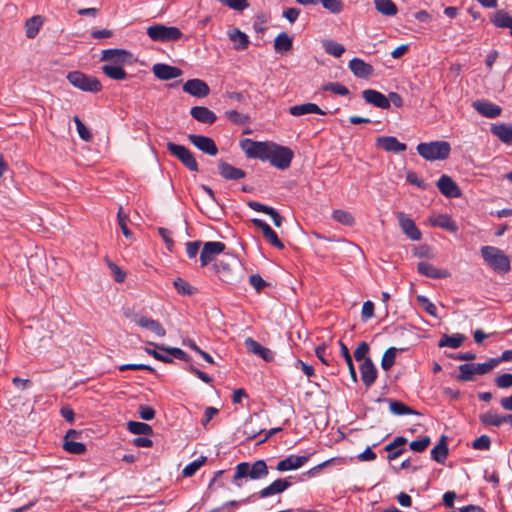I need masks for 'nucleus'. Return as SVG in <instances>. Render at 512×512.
Masks as SVG:
<instances>
[{
	"instance_id": "15",
	"label": "nucleus",
	"mask_w": 512,
	"mask_h": 512,
	"mask_svg": "<svg viewBox=\"0 0 512 512\" xmlns=\"http://www.w3.org/2000/svg\"><path fill=\"white\" fill-rule=\"evenodd\" d=\"M183 91L194 97L202 98L210 93V88L203 80L190 79L184 83Z\"/></svg>"
},
{
	"instance_id": "58",
	"label": "nucleus",
	"mask_w": 512,
	"mask_h": 512,
	"mask_svg": "<svg viewBox=\"0 0 512 512\" xmlns=\"http://www.w3.org/2000/svg\"><path fill=\"white\" fill-rule=\"evenodd\" d=\"M417 301L423 306V308L428 314H430L433 317H437L436 306L426 296L418 295Z\"/></svg>"
},
{
	"instance_id": "50",
	"label": "nucleus",
	"mask_w": 512,
	"mask_h": 512,
	"mask_svg": "<svg viewBox=\"0 0 512 512\" xmlns=\"http://www.w3.org/2000/svg\"><path fill=\"white\" fill-rule=\"evenodd\" d=\"M150 345H153L155 348L157 349H160V350H163V351H166L170 356H173L179 360H183V361H190V357L187 355V353H185L182 349L180 348H175V347H169V348H165L161 345H157V344H154L152 342L149 343Z\"/></svg>"
},
{
	"instance_id": "16",
	"label": "nucleus",
	"mask_w": 512,
	"mask_h": 512,
	"mask_svg": "<svg viewBox=\"0 0 512 512\" xmlns=\"http://www.w3.org/2000/svg\"><path fill=\"white\" fill-rule=\"evenodd\" d=\"M244 345L248 352L261 357L266 362H272L274 360V352L269 348L262 346L253 338H246Z\"/></svg>"
},
{
	"instance_id": "13",
	"label": "nucleus",
	"mask_w": 512,
	"mask_h": 512,
	"mask_svg": "<svg viewBox=\"0 0 512 512\" xmlns=\"http://www.w3.org/2000/svg\"><path fill=\"white\" fill-rule=\"evenodd\" d=\"M187 138L203 153L210 156H216L218 154V148L212 138L197 134H189Z\"/></svg>"
},
{
	"instance_id": "7",
	"label": "nucleus",
	"mask_w": 512,
	"mask_h": 512,
	"mask_svg": "<svg viewBox=\"0 0 512 512\" xmlns=\"http://www.w3.org/2000/svg\"><path fill=\"white\" fill-rule=\"evenodd\" d=\"M293 156L290 148L273 143L268 161L274 167L284 170L290 166Z\"/></svg>"
},
{
	"instance_id": "46",
	"label": "nucleus",
	"mask_w": 512,
	"mask_h": 512,
	"mask_svg": "<svg viewBox=\"0 0 512 512\" xmlns=\"http://www.w3.org/2000/svg\"><path fill=\"white\" fill-rule=\"evenodd\" d=\"M398 349L395 347L388 348L381 359V367L383 370L388 371L395 363Z\"/></svg>"
},
{
	"instance_id": "19",
	"label": "nucleus",
	"mask_w": 512,
	"mask_h": 512,
	"mask_svg": "<svg viewBox=\"0 0 512 512\" xmlns=\"http://www.w3.org/2000/svg\"><path fill=\"white\" fill-rule=\"evenodd\" d=\"M362 97L365 101L377 108L389 109V99L382 93L374 89H366L362 91Z\"/></svg>"
},
{
	"instance_id": "2",
	"label": "nucleus",
	"mask_w": 512,
	"mask_h": 512,
	"mask_svg": "<svg viewBox=\"0 0 512 512\" xmlns=\"http://www.w3.org/2000/svg\"><path fill=\"white\" fill-rule=\"evenodd\" d=\"M416 149L418 154L427 161L445 160L451 152V146L447 141L419 143Z\"/></svg>"
},
{
	"instance_id": "6",
	"label": "nucleus",
	"mask_w": 512,
	"mask_h": 512,
	"mask_svg": "<svg viewBox=\"0 0 512 512\" xmlns=\"http://www.w3.org/2000/svg\"><path fill=\"white\" fill-rule=\"evenodd\" d=\"M272 144V142H258L245 139L241 143V147L248 158H257L266 161L269 159Z\"/></svg>"
},
{
	"instance_id": "43",
	"label": "nucleus",
	"mask_w": 512,
	"mask_h": 512,
	"mask_svg": "<svg viewBox=\"0 0 512 512\" xmlns=\"http://www.w3.org/2000/svg\"><path fill=\"white\" fill-rule=\"evenodd\" d=\"M480 421L486 426L499 427L503 425V415L489 411L480 415Z\"/></svg>"
},
{
	"instance_id": "10",
	"label": "nucleus",
	"mask_w": 512,
	"mask_h": 512,
	"mask_svg": "<svg viewBox=\"0 0 512 512\" xmlns=\"http://www.w3.org/2000/svg\"><path fill=\"white\" fill-rule=\"evenodd\" d=\"M101 60L121 66L126 63H132L133 55L124 49H106L102 51Z\"/></svg>"
},
{
	"instance_id": "39",
	"label": "nucleus",
	"mask_w": 512,
	"mask_h": 512,
	"mask_svg": "<svg viewBox=\"0 0 512 512\" xmlns=\"http://www.w3.org/2000/svg\"><path fill=\"white\" fill-rule=\"evenodd\" d=\"M331 217L336 222L348 227H352L355 224L353 215L346 210L335 209L332 211Z\"/></svg>"
},
{
	"instance_id": "36",
	"label": "nucleus",
	"mask_w": 512,
	"mask_h": 512,
	"mask_svg": "<svg viewBox=\"0 0 512 512\" xmlns=\"http://www.w3.org/2000/svg\"><path fill=\"white\" fill-rule=\"evenodd\" d=\"M448 455V447L446 444V438L443 436L439 443L431 450V457L438 463H444Z\"/></svg>"
},
{
	"instance_id": "28",
	"label": "nucleus",
	"mask_w": 512,
	"mask_h": 512,
	"mask_svg": "<svg viewBox=\"0 0 512 512\" xmlns=\"http://www.w3.org/2000/svg\"><path fill=\"white\" fill-rule=\"evenodd\" d=\"M190 114L195 120L204 124H213L217 118L213 111L204 106L192 107Z\"/></svg>"
},
{
	"instance_id": "3",
	"label": "nucleus",
	"mask_w": 512,
	"mask_h": 512,
	"mask_svg": "<svg viewBox=\"0 0 512 512\" xmlns=\"http://www.w3.org/2000/svg\"><path fill=\"white\" fill-rule=\"evenodd\" d=\"M268 475V468L264 460H258L250 465L247 462L239 463L235 469L233 482L237 486H241L238 480L244 477H249L253 480L263 479Z\"/></svg>"
},
{
	"instance_id": "54",
	"label": "nucleus",
	"mask_w": 512,
	"mask_h": 512,
	"mask_svg": "<svg viewBox=\"0 0 512 512\" xmlns=\"http://www.w3.org/2000/svg\"><path fill=\"white\" fill-rule=\"evenodd\" d=\"M73 120H74V122L76 124V128H77V132H78L79 137L83 141H86V142L91 141L92 140V133L86 127V125L81 121V119L78 116H75L73 118Z\"/></svg>"
},
{
	"instance_id": "18",
	"label": "nucleus",
	"mask_w": 512,
	"mask_h": 512,
	"mask_svg": "<svg viewBox=\"0 0 512 512\" xmlns=\"http://www.w3.org/2000/svg\"><path fill=\"white\" fill-rule=\"evenodd\" d=\"M308 460L309 456L289 455L277 463L276 469L279 472L296 470L301 468Z\"/></svg>"
},
{
	"instance_id": "12",
	"label": "nucleus",
	"mask_w": 512,
	"mask_h": 512,
	"mask_svg": "<svg viewBox=\"0 0 512 512\" xmlns=\"http://www.w3.org/2000/svg\"><path fill=\"white\" fill-rule=\"evenodd\" d=\"M396 216L401 230L409 239L412 241L421 240L422 233L410 217H408L404 212H398Z\"/></svg>"
},
{
	"instance_id": "21",
	"label": "nucleus",
	"mask_w": 512,
	"mask_h": 512,
	"mask_svg": "<svg viewBox=\"0 0 512 512\" xmlns=\"http://www.w3.org/2000/svg\"><path fill=\"white\" fill-rule=\"evenodd\" d=\"M361 380L366 387H370L377 378V369L370 358H365L360 365Z\"/></svg>"
},
{
	"instance_id": "26",
	"label": "nucleus",
	"mask_w": 512,
	"mask_h": 512,
	"mask_svg": "<svg viewBox=\"0 0 512 512\" xmlns=\"http://www.w3.org/2000/svg\"><path fill=\"white\" fill-rule=\"evenodd\" d=\"M349 68L352 73L359 78H368L373 73V67L359 58L350 60Z\"/></svg>"
},
{
	"instance_id": "27",
	"label": "nucleus",
	"mask_w": 512,
	"mask_h": 512,
	"mask_svg": "<svg viewBox=\"0 0 512 512\" xmlns=\"http://www.w3.org/2000/svg\"><path fill=\"white\" fill-rule=\"evenodd\" d=\"M290 485L291 483L288 480L280 478L260 490L258 494L261 498H266L284 492Z\"/></svg>"
},
{
	"instance_id": "52",
	"label": "nucleus",
	"mask_w": 512,
	"mask_h": 512,
	"mask_svg": "<svg viewBox=\"0 0 512 512\" xmlns=\"http://www.w3.org/2000/svg\"><path fill=\"white\" fill-rule=\"evenodd\" d=\"M206 462V457L205 456H201L199 457L198 459H196L195 461L191 462L190 464H188L187 466L184 467V469L182 470V474L183 476L185 477H191L193 476L196 471Z\"/></svg>"
},
{
	"instance_id": "47",
	"label": "nucleus",
	"mask_w": 512,
	"mask_h": 512,
	"mask_svg": "<svg viewBox=\"0 0 512 512\" xmlns=\"http://www.w3.org/2000/svg\"><path fill=\"white\" fill-rule=\"evenodd\" d=\"M389 409L394 415L416 414L409 406L397 400L389 401Z\"/></svg>"
},
{
	"instance_id": "1",
	"label": "nucleus",
	"mask_w": 512,
	"mask_h": 512,
	"mask_svg": "<svg viewBox=\"0 0 512 512\" xmlns=\"http://www.w3.org/2000/svg\"><path fill=\"white\" fill-rule=\"evenodd\" d=\"M481 255L485 263L495 272L505 274L510 271V259L501 249L494 246H483Z\"/></svg>"
},
{
	"instance_id": "62",
	"label": "nucleus",
	"mask_w": 512,
	"mask_h": 512,
	"mask_svg": "<svg viewBox=\"0 0 512 512\" xmlns=\"http://www.w3.org/2000/svg\"><path fill=\"white\" fill-rule=\"evenodd\" d=\"M108 267L111 273L114 275V279L116 282L121 283L125 279V273L121 270V268L115 263L107 260Z\"/></svg>"
},
{
	"instance_id": "22",
	"label": "nucleus",
	"mask_w": 512,
	"mask_h": 512,
	"mask_svg": "<svg viewBox=\"0 0 512 512\" xmlns=\"http://www.w3.org/2000/svg\"><path fill=\"white\" fill-rule=\"evenodd\" d=\"M472 106L479 114L487 118H496L502 111L499 106L486 100L474 101Z\"/></svg>"
},
{
	"instance_id": "32",
	"label": "nucleus",
	"mask_w": 512,
	"mask_h": 512,
	"mask_svg": "<svg viewBox=\"0 0 512 512\" xmlns=\"http://www.w3.org/2000/svg\"><path fill=\"white\" fill-rule=\"evenodd\" d=\"M43 17L40 15H35L25 21V35L29 39H33L37 36L40 31V28L43 25Z\"/></svg>"
},
{
	"instance_id": "4",
	"label": "nucleus",
	"mask_w": 512,
	"mask_h": 512,
	"mask_svg": "<svg viewBox=\"0 0 512 512\" xmlns=\"http://www.w3.org/2000/svg\"><path fill=\"white\" fill-rule=\"evenodd\" d=\"M147 35L158 42H171L179 40L183 34L179 28L174 26H165L163 24H154L147 28Z\"/></svg>"
},
{
	"instance_id": "44",
	"label": "nucleus",
	"mask_w": 512,
	"mask_h": 512,
	"mask_svg": "<svg viewBox=\"0 0 512 512\" xmlns=\"http://www.w3.org/2000/svg\"><path fill=\"white\" fill-rule=\"evenodd\" d=\"M173 285L177 292L184 296H191L197 292V289L191 286L186 280L182 278H176L173 281Z\"/></svg>"
},
{
	"instance_id": "17",
	"label": "nucleus",
	"mask_w": 512,
	"mask_h": 512,
	"mask_svg": "<svg viewBox=\"0 0 512 512\" xmlns=\"http://www.w3.org/2000/svg\"><path fill=\"white\" fill-rule=\"evenodd\" d=\"M375 145L384 151L394 153L405 151L407 148L405 143L399 142L397 138L393 136H380L376 138Z\"/></svg>"
},
{
	"instance_id": "64",
	"label": "nucleus",
	"mask_w": 512,
	"mask_h": 512,
	"mask_svg": "<svg viewBox=\"0 0 512 512\" xmlns=\"http://www.w3.org/2000/svg\"><path fill=\"white\" fill-rule=\"evenodd\" d=\"M490 438L486 435H482L473 441V448L477 450H487L490 448Z\"/></svg>"
},
{
	"instance_id": "30",
	"label": "nucleus",
	"mask_w": 512,
	"mask_h": 512,
	"mask_svg": "<svg viewBox=\"0 0 512 512\" xmlns=\"http://www.w3.org/2000/svg\"><path fill=\"white\" fill-rule=\"evenodd\" d=\"M289 113L292 116H302L306 114H319L325 115L326 112L323 111L317 104L315 103H304L300 105H294L289 108Z\"/></svg>"
},
{
	"instance_id": "49",
	"label": "nucleus",
	"mask_w": 512,
	"mask_h": 512,
	"mask_svg": "<svg viewBox=\"0 0 512 512\" xmlns=\"http://www.w3.org/2000/svg\"><path fill=\"white\" fill-rule=\"evenodd\" d=\"M500 363V359L491 358L489 361L485 363H472L474 366L475 374L478 375H484L491 371L495 366H497Z\"/></svg>"
},
{
	"instance_id": "59",
	"label": "nucleus",
	"mask_w": 512,
	"mask_h": 512,
	"mask_svg": "<svg viewBox=\"0 0 512 512\" xmlns=\"http://www.w3.org/2000/svg\"><path fill=\"white\" fill-rule=\"evenodd\" d=\"M324 91H331L335 94L345 96L349 93L347 87L338 82L327 83L323 86Z\"/></svg>"
},
{
	"instance_id": "41",
	"label": "nucleus",
	"mask_w": 512,
	"mask_h": 512,
	"mask_svg": "<svg viewBox=\"0 0 512 512\" xmlns=\"http://www.w3.org/2000/svg\"><path fill=\"white\" fill-rule=\"evenodd\" d=\"M491 22L496 27L509 28L510 30L512 28V17L504 10L497 11L491 19Z\"/></svg>"
},
{
	"instance_id": "57",
	"label": "nucleus",
	"mask_w": 512,
	"mask_h": 512,
	"mask_svg": "<svg viewBox=\"0 0 512 512\" xmlns=\"http://www.w3.org/2000/svg\"><path fill=\"white\" fill-rule=\"evenodd\" d=\"M222 5L229 7L236 11H243L248 8L249 3L247 0H217Z\"/></svg>"
},
{
	"instance_id": "35",
	"label": "nucleus",
	"mask_w": 512,
	"mask_h": 512,
	"mask_svg": "<svg viewBox=\"0 0 512 512\" xmlns=\"http://www.w3.org/2000/svg\"><path fill=\"white\" fill-rule=\"evenodd\" d=\"M229 38L234 44L235 50H245L249 45L248 36L238 28L233 29L229 33Z\"/></svg>"
},
{
	"instance_id": "31",
	"label": "nucleus",
	"mask_w": 512,
	"mask_h": 512,
	"mask_svg": "<svg viewBox=\"0 0 512 512\" xmlns=\"http://www.w3.org/2000/svg\"><path fill=\"white\" fill-rule=\"evenodd\" d=\"M213 267L221 281L226 283H234L237 280V277L230 263L220 261L215 263Z\"/></svg>"
},
{
	"instance_id": "42",
	"label": "nucleus",
	"mask_w": 512,
	"mask_h": 512,
	"mask_svg": "<svg viewBox=\"0 0 512 512\" xmlns=\"http://www.w3.org/2000/svg\"><path fill=\"white\" fill-rule=\"evenodd\" d=\"M465 337L462 334L444 335L439 341V347H450L456 349L460 347Z\"/></svg>"
},
{
	"instance_id": "60",
	"label": "nucleus",
	"mask_w": 512,
	"mask_h": 512,
	"mask_svg": "<svg viewBox=\"0 0 512 512\" xmlns=\"http://www.w3.org/2000/svg\"><path fill=\"white\" fill-rule=\"evenodd\" d=\"M430 438L428 436L423 437L418 440H414L410 443L409 447L411 450L415 452H423L425 451L428 446L430 445Z\"/></svg>"
},
{
	"instance_id": "45",
	"label": "nucleus",
	"mask_w": 512,
	"mask_h": 512,
	"mask_svg": "<svg viewBox=\"0 0 512 512\" xmlns=\"http://www.w3.org/2000/svg\"><path fill=\"white\" fill-rule=\"evenodd\" d=\"M128 430L136 435H150L152 434V428L146 423L129 421L127 423Z\"/></svg>"
},
{
	"instance_id": "11",
	"label": "nucleus",
	"mask_w": 512,
	"mask_h": 512,
	"mask_svg": "<svg viewBox=\"0 0 512 512\" xmlns=\"http://www.w3.org/2000/svg\"><path fill=\"white\" fill-rule=\"evenodd\" d=\"M225 248V244L219 241H210L204 243L200 253L201 266H207L217 255L221 254Z\"/></svg>"
},
{
	"instance_id": "55",
	"label": "nucleus",
	"mask_w": 512,
	"mask_h": 512,
	"mask_svg": "<svg viewBox=\"0 0 512 512\" xmlns=\"http://www.w3.org/2000/svg\"><path fill=\"white\" fill-rule=\"evenodd\" d=\"M128 220H129V217L123 213V208H122V206H120L118 209V213H117V222L121 228L123 235L126 238H130L132 236V233L128 229V226H127Z\"/></svg>"
},
{
	"instance_id": "51",
	"label": "nucleus",
	"mask_w": 512,
	"mask_h": 512,
	"mask_svg": "<svg viewBox=\"0 0 512 512\" xmlns=\"http://www.w3.org/2000/svg\"><path fill=\"white\" fill-rule=\"evenodd\" d=\"M225 116L234 124L243 125L250 121V117L246 114L240 113L236 110H228Z\"/></svg>"
},
{
	"instance_id": "63",
	"label": "nucleus",
	"mask_w": 512,
	"mask_h": 512,
	"mask_svg": "<svg viewBox=\"0 0 512 512\" xmlns=\"http://www.w3.org/2000/svg\"><path fill=\"white\" fill-rule=\"evenodd\" d=\"M369 352V345L366 343V342H361L358 344V346L356 347L355 351H354V357L357 361H364L367 355V353Z\"/></svg>"
},
{
	"instance_id": "38",
	"label": "nucleus",
	"mask_w": 512,
	"mask_h": 512,
	"mask_svg": "<svg viewBox=\"0 0 512 512\" xmlns=\"http://www.w3.org/2000/svg\"><path fill=\"white\" fill-rule=\"evenodd\" d=\"M376 10L385 16H394L398 9L392 0H374Z\"/></svg>"
},
{
	"instance_id": "34",
	"label": "nucleus",
	"mask_w": 512,
	"mask_h": 512,
	"mask_svg": "<svg viewBox=\"0 0 512 512\" xmlns=\"http://www.w3.org/2000/svg\"><path fill=\"white\" fill-rule=\"evenodd\" d=\"M430 222L433 226L441 227L443 229L455 232L458 227L452 218L447 214H438L430 218Z\"/></svg>"
},
{
	"instance_id": "40",
	"label": "nucleus",
	"mask_w": 512,
	"mask_h": 512,
	"mask_svg": "<svg viewBox=\"0 0 512 512\" xmlns=\"http://www.w3.org/2000/svg\"><path fill=\"white\" fill-rule=\"evenodd\" d=\"M292 48V38L285 32L277 35L274 40V49L276 52H287Z\"/></svg>"
},
{
	"instance_id": "23",
	"label": "nucleus",
	"mask_w": 512,
	"mask_h": 512,
	"mask_svg": "<svg viewBox=\"0 0 512 512\" xmlns=\"http://www.w3.org/2000/svg\"><path fill=\"white\" fill-rule=\"evenodd\" d=\"M417 270L420 274L431 279H443L450 276V272L447 269H439L428 262L418 263Z\"/></svg>"
},
{
	"instance_id": "20",
	"label": "nucleus",
	"mask_w": 512,
	"mask_h": 512,
	"mask_svg": "<svg viewBox=\"0 0 512 512\" xmlns=\"http://www.w3.org/2000/svg\"><path fill=\"white\" fill-rule=\"evenodd\" d=\"M154 75L160 80L175 79L182 75L181 69L168 64L157 63L153 66Z\"/></svg>"
},
{
	"instance_id": "37",
	"label": "nucleus",
	"mask_w": 512,
	"mask_h": 512,
	"mask_svg": "<svg viewBox=\"0 0 512 512\" xmlns=\"http://www.w3.org/2000/svg\"><path fill=\"white\" fill-rule=\"evenodd\" d=\"M103 73L113 80H123L127 77L125 70L120 65L105 64L102 66Z\"/></svg>"
},
{
	"instance_id": "9",
	"label": "nucleus",
	"mask_w": 512,
	"mask_h": 512,
	"mask_svg": "<svg viewBox=\"0 0 512 512\" xmlns=\"http://www.w3.org/2000/svg\"><path fill=\"white\" fill-rule=\"evenodd\" d=\"M87 433L83 430L69 429L66 430V453L82 455L86 452L84 440Z\"/></svg>"
},
{
	"instance_id": "56",
	"label": "nucleus",
	"mask_w": 512,
	"mask_h": 512,
	"mask_svg": "<svg viewBox=\"0 0 512 512\" xmlns=\"http://www.w3.org/2000/svg\"><path fill=\"white\" fill-rule=\"evenodd\" d=\"M474 366L471 364H462L459 366V375L457 379L460 381H471L475 375Z\"/></svg>"
},
{
	"instance_id": "48",
	"label": "nucleus",
	"mask_w": 512,
	"mask_h": 512,
	"mask_svg": "<svg viewBox=\"0 0 512 512\" xmlns=\"http://www.w3.org/2000/svg\"><path fill=\"white\" fill-rule=\"evenodd\" d=\"M323 47L326 53L334 57H340L345 52V47L342 44L332 40L324 41Z\"/></svg>"
},
{
	"instance_id": "61",
	"label": "nucleus",
	"mask_w": 512,
	"mask_h": 512,
	"mask_svg": "<svg viewBox=\"0 0 512 512\" xmlns=\"http://www.w3.org/2000/svg\"><path fill=\"white\" fill-rule=\"evenodd\" d=\"M495 385L501 389H507L512 387V374L504 373L497 376L494 380Z\"/></svg>"
},
{
	"instance_id": "8",
	"label": "nucleus",
	"mask_w": 512,
	"mask_h": 512,
	"mask_svg": "<svg viewBox=\"0 0 512 512\" xmlns=\"http://www.w3.org/2000/svg\"><path fill=\"white\" fill-rule=\"evenodd\" d=\"M167 150L190 171L197 172L199 170L195 157L185 146L168 142Z\"/></svg>"
},
{
	"instance_id": "14",
	"label": "nucleus",
	"mask_w": 512,
	"mask_h": 512,
	"mask_svg": "<svg viewBox=\"0 0 512 512\" xmlns=\"http://www.w3.org/2000/svg\"><path fill=\"white\" fill-rule=\"evenodd\" d=\"M437 188L448 198H458L461 196V190L455 181L448 175H442L437 181Z\"/></svg>"
},
{
	"instance_id": "53",
	"label": "nucleus",
	"mask_w": 512,
	"mask_h": 512,
	"mask_svg": "<svg viewBox=\"0 0 512 512\" xmlns=\"http://www.w3.org/2000/svg\"><path fill=\"white\" fill-rule=\"evenodd\" d=\"M323 7L333 14H339L344 9V3L342 0H320Z\"/></svg>"
},
{
	"instance_id": "29",
	"label": "nucleus",
	"mask_w": 512,
	"mask_h": 512,
	"mask_svg": "<svg viewBox=\"0 0 512 512\" xmlns=\"http://www.w3.org/2000/svg\"><path fill=\"white\" fill-rule=\"evenodd\" d=\"M136 323L140 327L151 331L158 337H164L166 334V331L164 327L160 324V322L152 318L140 316L139 318L136 319Z\"/></svg>"
},
{
	"instance_id": "33",
	"label": "nucleus",
	"mask_w": 512,
	"mask_h": 512,
	"mask_svg": "<svg viewBox=\"0 0 512 512\" xmlns=\"http://www.w3.org/2000/svg\"><path fill=\"white\" fill-rule=\"evenodd\" d=\"M491 132L503 143L512 145V127L506 124H493L491 126Z\"/></svg>"
},
{
	"instance_id": "24",
	"label": "nucleus",
	"mask_w": 512,
	"mask_h": 512,
	"mask_svg": "<svg viewBox=\"0 0 512 512\" xmlns=\"http://www.w3.org/2000/svg\"><path fill=\"white\" fill-rule=\"evenodd\" d=\"M252 222L261 229L263 233V237L274 247H277L279 249H283L284 245L279 240L277 234L275 231L263 220L261 219H253Z\"/></svg>"
},
{
	"instance_id": "5",
	"label": "nucleus",
	"mask_w": 512,
	"mask_h": 512,
	"mask_svg": "<svg viewBox=\"0 0 512 512\" xmlns=\"http://www.w3.org/2000/svg\"><path fill=\"white\" fill-rule=\"evenodd\" d=\"M66 78L76 88L86 92H99L102 89L101 83L92 76H88L80 71L70 72Z\"/></svg>"
},
{
	"instance_id": "25",
	"label": "nucleus",
	"mask_w": 512,
	"mask_h": 512,
	"mask_svg": "<svg viewBox=\"0 0 512 512\" xmlns=\"http://www.w3.org/2000/svg\"><path fill=\"white\" fill-rule=\"evenodd\" d=\"M219 174L226 180H239L245 177L244 170L234 167L231 164L219 161L218 163Z\"/></svg>"
}]
</instances>
